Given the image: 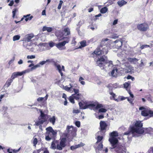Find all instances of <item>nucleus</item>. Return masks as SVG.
<instances>
[{
  "label": "nucleus",
  "mask_w": 153,
  "mask_h": 153,
  "mask_svg": "<svg viewBox=\"0 0 153 153\" xmlns=\"http://www.w3.org/2000/svg\"><path fill=\"white\" fill-rule=\"evenodd\" d=\"M133 126L131 128V132L127 131L125 132L124 134L125 135H129L131 132L133 137H138L140 136L143 134L145 130L146 131V133H149L150 132H153V128L149 127L143 128L142 127L143 123L141 121H137L134 122Z\"/></svg>",
  "instance_id": "f257e3e1"
},
{
  "label": "nucleus",
  "mask_w": 153,
  "mask_h": 153,
  "mask_svg": "<svg viewBox=\"0 0 153 153\" xmlns=\"http://www.w3.org/2000/svg\"><path fill=\"white\" fill-rule=\"evenodd\" d=\"M108 40V39L107 38L103 39L101 42L100 49L97 48L92 53V54L99 56L102 54H107L108 50L110 48L109 44H107V42H106Z\"/></svg>",
  "instance_id": "f03ea898"
},
{
  "label": "nucleus",
  "mask_w": 153,
  "mask_h": 153,
  "mask_svg": "<svg viewBox=\"0 0 153 153\" xmlns=\"http://www.w3.org/2000/svg\"><path fill=\"white\" fill-rule=\"evenodd\" d=\"M77 85L76 84L70 83L68 85L63 86V88L65 91L71 93L74 91L75 94H72L74 99L79 100L81 97V94L79 93V90L77 88Z\"/></svg>",
  "instance_id": "7ed1b4c3"
},
{
  "label": "nucleus",
  "mask_w": 153,
  "mask_h": 153,
  "mask_svg": "<svg viewBox=\"0 0 153 153\" xmlns=\"http://www.w3.org/2000/svg\"><path fill=\"white\" fill-rule=\"evenodd\" d=\"M125 60H122L120 62L119 60H117L116 62V65L114 66V67H117L118 68L120 67L121 69L127 70L130 71L132 69V67L130 66L127 62H124Z\"/></svg>",
  "instance_id": "20e7f679"
},
{
  "label": "nucleus",
  "mask_w": 153,
  "mask_h": 153,
  "mask_svg": "<svg viewBox=\"0 0 153 153\" xmlns=\"http://www.w3.org/2000/svg\"><path fill=\"white\" fill-rule=\"evenodd\" d=\"M79 104L81 108L84 109L89 108L92 109L95 107L96 109H98L103 107L102 104H98L97 102L93 103L88 104L85 105H84V104L81 102H79Z\"/></svg>",
  "instance_id": "39448f33"
},
{
  "label": "nucleus",
  "mask_w": 153,
  "mask_h": 153,
  "mask_svg": "<svg viewBox=\"0 0 153 153\" xmlns=\"http://www.w3.org/2000/svg\"><path fill=\"white\" fill-rule=\"evenodd\" d=\"M40 115L39 117V120L35 122L34 125L39 126L42 124L44 122L46 121L48 119V116L42 112V111L40 110Z\"/></svg>",
  "instance_id": "423d86ee"
},
{
  "label": "nucleus",
  "mask_w": 153,
  "mask_h": 153,
  "mask_svg": "<svg viewBox=\"0 0 153 153\" xmlns=\"http://www.w3.org/2000/svg\"><path fill=\"white\" fill-rule=\"evenodd\" d=\"M55 35L57 37L59 42L63 41V42L68 41L67 43L69 42L70 41V37L69 36H65L61 31L59 30L55 33Z\"/></svg>",
  "instance_id": "0eeeda50"
},
{
  "label": "nucleus",
  "mask_w": 153,
  "mask_h": 153,
  "mask_svg": "<svg viewBox=\"0 0 153 153\" xmlns=\"http://www.w3.org/2000/svg\"><path fill=\"white\" fill-rule=\"evenodd\" d=\"M110 137L109 139V141L112 145V146L114 148V146L117 144L118 140L115 137L118 136V133L117 132L114 131L110 133Z\"/></svg>",
  "instance_id": "6e6552de"
},
{
  "label": "nucleus",
  "mask_w": 153,
  "mask_h": 153,
  "mask_svg": "<svg viewBox=\"0 0 153 153\" xmlns=\"http://www.w3.org/2000/svg\"><path fill=\"white\" fill-rule=\"evenodd\" d=\"M24 40L27 41L28 42H31L32 44H35L37 40L36 37L33 34H28L25 36Z\"/></svg>",
  "instance_id": "1a4fd4ad"
},
{
  "label": "nucleus",
  "mask_w": 153,
  "mask_h": 153,
  "mask_svg": "<svg viewBox=\"0 0 153 153\" xmlns=\"http://www.w3.org/2000/svg\"><path fill=\"white\" fill-rule=\"evenodd\" d=\"M66 138H62L59 143L57 141L56 149L59 150H62L63 148L66 146Z\"/></svg>",
  "instance_id": "9d476101"
},
{
  "label": "nucleus",
  "mask_w": 153,
  "mask_h": 153,
  "mask_svg": "<svg viewBox=\"0 0 153 153\" xmlns=\"http://www.w3.org/2000/svg\"><path fill=\"white\" fill-rule=\"evenodd\" d=\"M139 110H143L141 112V115L144 116H147L149 115L153 114V111L148 109H145L143 107H140L139 108Z\"/></svg>",
  "instance_id": "9b49d317"
},
{
  "label": "nucleus",
  "mask_w": 153,
  "mask_h": 153,
  "mask_svg": "<svg viewBox=\"0 0 153 153\" xmlns=\"http://www.w3.org/2000/svg\"><path fill=\"white\" fill-rule=\"evenodd\" d=\"M137 28L140 31H146L149 28V26L147 23H144L137 25Z\"/></svg>",
  "instance_id": "f8f14e48"
},
{
  "label": "nucleus",
  "mask_w": 153,
  "mask_h": 153,
  "mask_svg": "<svg viewBox=\"0 0 153 153\" xmlns=\"http://www.w3.org/2000/svg\"><path fill=\"white\" fill-rule=\"evenodd\" d=\"M114 148H111V149L115 148V151L118 153H125L126 151V149L125 147L122 146V145L118 146L117 145V144L114 146Z\"/></svg>",
  "instance_id": "ddd939ff"
},
{
  "label": "nucleus",
  "mask_w": 153,
  "mask_h": 153,
  "mask_svg": "<svg viewBox=\"0 0 153 153\" xmlns=\"http://www.w3.org/2000/svg\"><path fill=\"white\" fill-rule=\"evenodd\" d=\"M100 124L101 131L98 132L97 133V134H101V133H102V134H104L103 131L106 130L107 125L106 124V122L104 121H101Z\"/></svg>",
  "instance_id": "4468645a"
},
{
  "label": "nucleus",
  "mask_w": 153,
  "mask_h": 153,
  "mask_svg": "<svg viewBox=\"0 0 153 153\" xmlns=\"http://www.w3.org/2000/svg\"><path fill=\"white\" fill-rule=\"evenodd\" d=\"M100 146L97 148L96 153H107L108 152V149L107 148L103 147V145L101 143Z\"/></svg>",
  "instance_id": "2eb2a0df"
},
{
  "label": "nucleus",
  "mask_w": 153,
  "mask_h": 153,
  "mask_svg": "<svg viewBox=\"0 0 153 153\" xmlns=\"http://www.w3.org/2000/svg\"><path fill=\"white\" fill-rule=\"evenodd\" d=\"M66 129L68 134L74 136L76 135L75 132L76 131V128H74L73 126H67Z\"/></svg>",
  "instance_id": "dca6fc26"
},
{
  "label": "nucleus",
  "mask_w": 153,
  "mask_h": 153,
  "mask_svg": "<svg viewBox=\"0 0 153 153\" xmlns=\"http://www.w3.org/2000/svg\"><path fill=\"white\" fill-rule=\"evenodd\" d=\"M46 134L51 135L53 137L57 134L56 131H54L51 126L47 128H46Z\"/></svg>",
  "instance_id": "f3484780"
},
{
  "label": "nucleus",
  "mask_w": 153,
  "mask_h": 153,
  "mask_svg": "<svg viewBox=\"0 0 153 153\" xmlns=\"http://www.w3.org/2000/svg\"><path fill=\"white\" fill-rule=\"evenodd\" d=\"M29 71L27 70H25L21 72H15L12 74L11 78L12 79H14L15 78L18 76H21L26 73H28Z\"/></svg>",
  "instance_id": "a211bd4d"
},
{
  "label": "nucleus",
  "mask_w": 153,
  "mask_h": 153,
  "mask_svg": "<svg viewBox=\"0 0 153 153\" xmlns=\"http://www.w3.org/2000/svg\"><path fill=\"white\" fill-rule=\"evenodd\" d=\"M68 41L62 42H59L57 44H55L56 47L59 50H63L65 49V47H63L67 44Z\"/></svg>",
  "instance_id": "6ab92c4d"
},
{
  "label": "nucleus",
  "mask_w": 153,
  "mask_h": 153,
  "mask_svg": "<svg viewBox=\"0 0 153 153\" xmlns=\"http://www.w3.org/2000/svg\"><path fill=\"white\" fill-rule=\"evenodd\" d=\"M97 141L95 144V146L97 148V147H98L100 146V144L101 143L102 145H103L102 142V141L103 137L102 136H100L99 135L100 134H97Z\"/></svg>",
  "instance_id": "aec40b11"
},
{
  "label": "nucleus",
  "mask_w": 153,
  "mask_h": 153,
  "mask_svg": "<svg viewBox=\"0 0 153 153\" xmlns=\"http://www.w3.org/2000/svg\"><path fill=\"white\" fill-rule=\"evenodd\" d=\"M105 61V59L103 57V56H102L98 60L97 62V65L100 67H103L104 66V62Z\"/></svg>",
  "instance_id": "412c9836"
},
{
  "label": "nucleus",
  "mask_w": 153,
  "mask_h": 153,
  "mask_svg": "<svg viewBox=\"0 0 153 153\" xmlns=\"http://www.w3.org/2000/svg\"><path fill=\"white\" fill-rule=\"evenodd\" d=\"M120 69V68H118L117 67H113V70L110 75V76L114 77H116L117 75L118 71Z\"/></svg>",
  "instance_id": "4be33fe9"
},
{
  "label": "nucleus",
  "mask_w": 153,
  "mask_h": 153,
  "mask_svg": "<svg viewBox=\"0 0 153 153\" xmlns=\"http://www.w3.org/2000/svg\"><path fill=\"white\" fill-rule=\"evenodd\" d=\"M55 66L56 67L57 70H58L61 76H62L63 75V74L62 72V70L63 71L65 70L64 67L63 66H62L61 67L59 65H55Z\"/></svg>",
  "instance_id": "5701e85b"
},
{
  "label": "nucleus",
  "mask_w": 153,
  "mask_h": 153,
  "mask_svg": "<svg viewBox=\"0 0 153 153\" xmlns=\"http://www.w3.org/2000/svg\"><path fill=\"white\" fill-rule=\"evenodd\" d=\"M30 14H28L26 15H24L23 16V18H22L21 21H22L23 19L25 18V20L27 22L28 20H30L33 18V16H30Z\"/></svg>",
  "instance_id": "b1692460"
},
{
  "label": "nucleus",
  "mask_w": 153,
  "mask_h": 153,
  "mask_svg": "<svg viewBox=\"0 0 153 153\" xmlns=\"http://www.w3.org/2000/svg\"><path fill=\"white\" fill-rule=\"evenodd\" d=\"M115 43V46L117 48H120L122 45V42L121 41L117 40L114 42Z\"/></svg>",
  "instance_id": "393cba45"
},
{
  "label": "nucleus",
  "mask_w": 153,
  "mask_h": 153,
  "mask_svg": "<svg viewBox=\"0 0 153 153\" xmlns=\"http://www.w3.org/2000/svg\"><path fill=\"white\" fill-rule=\"evenodd\" d=\"M127 2L124 0H121L117 2V4L119 6L121 7L127 4Z\"/></svg>",
  "instance_id": "a878e982"
},
{
  "label": "nucleus",
  "mask_w": 153,
  "mask_h": 153,
  "mask_svg": "<svg viewBox=\"0 0 153 153\" xmlns=\"http://www.w3.org/2000/svg\"><path fill=\"white\" fill-rule=\"evenodd\" d=\"M53 30L51 27H48L46 26H44L42 28L43 31H47L48 32H51Z\"/></svg>",
  "instance_id": "bb28decb"
},
{
  "label": "nucleus",
  "mask_w": 153,
  "mask_h": 153,
  "mask_svg": "<svg viewBox=\"0 0 153 153\" xmlns=\"http://www.w3.org/2000/svg\"><path fill=\"white\" fill-rule=\"evenodd\" d=\"M23 45L24 47L26 48L27 49H29V45L30 44L31 45V43L29 42H28L26 40H23Z\"/></svg>",
  "instance_id": "cd10ccee"
},
{
  "label": "nucleus",
  "mask_w": 153,
  "mask_h": 153,
  "mask_svg": "<svg viewBox=\"0 0 153 153\" xmlns=\"http://www.w3.org/2000/svg\"><path fill=\"white\" fill-rule=\"evenodd\" d=\"M13 79H12V78L8 79L6 81L4 85V86L7 88L8 87L11 85V83L12 82Z\"/></svg>",
  "instance_id": "c85d7f7f"
},
{
  "label": "nucleus",
  "mask_w": 153,
  "mask_h": 153,
  "mask_svg": "<svg viewBox=\"0 0 153 153\" xmlns=\"http://www.w3.org/2000/svg\"><path fill=\"white\" fill-rule=\"evenodd\" d=\"M57 141L54 140L52 142L51 147L54 149L56 148Z\"/></svg>",
  "instance_id": "c756f323"
},
{
  "label": "nucleus",
  "mask_w": 153,
  "mask_h": 153,
  "mask_svg": "<svg viewBox=\"0 0 153 153\" xmlns=\"http://www.w3.org/2000/svg\"><path fill=\"white\" fill-rule=\"evenodd\" d=\"M64 32H65V35L67 36L70 34V29L68 28H66L64 29Z\"/></svg>",
  "instance_id": "7c9ffc66"
},
{
  "label": "nucleus",
  "mask_w": 153,
  "mask_h": 153,
  "mask_svg": "<svg viewBox=\"0 0 153 153\" xmlns=\"http://www.w3.org/2000/svg\"><path fill=\"white\" fill-rule=\"evenodd\" d=\"M49 120L50 122L52 123L53 125H54L56 121L55 117L53 116L52 117H50L49 119Z\"/></svg>",
  "instance_id": "2f4dec72"
},
{
  "label": "nucleus",
  "mask_w": 153,
  "mask_h": 153,
  "mask_svg": "<svg viewBox=\"0 0 153 153\" xmlns=\"http://www.w3.org/2000/svg\"><path fill=\"white\" fill-rule=\"evenodd\" d=\"M128 60L131 62H133L134 63H135L136 62H137L138 61V59H137L136 58H128Z\"/></svg>",
  "instance_id": "473e14b6"
},
{
  "label": "nucleus",
  "mask_w": 153,
  "mask_h": 153,
  "mask_svg": "<svg viewBox=\"0 0 153 153\" xmlns=\"http://www.w3.org/2000/svg\"><path fill=\"white\" fill-rule=\"evenodd\" d=\"M108 10V8L106 7H104L101 9L100 11L102 13H105Z\"/></svg>",
  "instance_id": "72a5a7b5"
},
{
  "label": "nucleus",
  "mask_w": 153,
  "mask_h": 153,
  "mask_svg": "<svg viewBox=\"0 0 153 153\" xmlns=\"http://www.w3.org/2000/svg\"><path fill=\"white\" fill-rule=\"evenodd\" d=\"M45 137V140L47 141H49L53 137L50 134H47Z\"/></svg>",
  "instance_id": "f704fd0d"
},
{
  "label": "nucleus",
  "mask_w": 153,
  "mask_h": 153,
  "mask_svg": "<svg viewBox=\"0 0 153 153\" xmlns=\"http://www.w3.org/2000/svg\"><path fill=\"white\" fill-rule=\"evenodd\" d=\"M83 80H84V79L82 77L80 76L79 78V81L80 82L81 84L84 85L85 84V82L84 81H82Z\"/></svg>",
  "instance_id": "c9c22d12"
},
{
  "label": "nucleus",
  "mask_w": 153,
  "mask_h": 153,
  "mask_svg": "<svg viewBox=\"0 0 153 153\" xmlns=\"http://www.w3.org/2000/svg\"><path fill=\"white\" fill-rule=\"evenodd\" d=\"M20 36L19 35H17L14 36L13 37V41H15L19 40L20 38Z\"/></svg>",
  "instance_id": "e433bc0d"
},
{
  "label": "nucleus",
  "mask_w": 153,
  "mask_h": 153,
  "mask_svg": "<svg viewBox=\"0 0 153 153\" xmlns=\"http://www.w3.org/2000/svg\"><path fill=\"white\" fill-rule=\"evenodd\" d=\"M112 85L113 89L120 88V86L117 83L112 84Z\"/></svg>",
  "instance_id": "4c0bfd02"
},
{
  "label": "nucleus",
  "mask_w": 153,
  "mask_h": 153,
  "mask_svg": "<svg viewBox=\"0 0 153 153\" xmlns=\"http://www.w3.org/2000/svg\"><path fill=\"white\" fill-rule=\"evenodd\" d=\"M40 66L39 65V64H37L35 65H33V67L31 68V70H35L37 68L40 67Z\"/></svg>",
  "instance_id": "58836bf2"
},
{
  "label": "nucleus",
  "mask_w": 153,
  "mask_h": 153,
  "mask_svg": "<svg viewBox=\"0 0 153 153\" xmlns=\"http://www.w3.org/2000/svg\"><path fill=\"white\" fill-rule=\"evenodd\" d=\"M73 95H71L69 98V100L72 103H74V98L73 96Z\"/></svg>",
  "instance_id": "ea45409f"
},
{
  "label": "nucleus",
  "mask_w": 153,
  "mask_h": 153,
  "mask_svg": "<svg viewBox=\"0 0 153 153\" xmlns=\"http://www.w3.org/2000/svg\"><path fill=\"white\" fill-rule=\"evenodd\" d=\"M33 146H36L38 143V140L36 138H34V137H33Z\"/></svg>",
  "instance_id": "a19ab883"
},
{
  "label": "nucleus",
  "mask_w": 153,
  "mask_h": 153,
  "mask_svg": "<svg viewBox=\"0 0 153 153\" xmlns=\"http://www.w3.org/2000/svg\"><path fill=\"white\" fill-rule=\"evenodd\" d=\"M46 63H53L54 62V59H47L45 61Z\"/></svg>",
  "instance_id": "79ce46f5"
},
{
  "label": "nucleus",
  "mask_w": 153,
  "mask_h": 153,
  "mask_svg": "<svg viewBox=\"0 0 153 153\" xmlns=\"http://www.w3.org/2000/svg\"><path fill=\"white\" fill-rule=\"evenodd\" d=\"M130 84V83L129 82H125L123 84L124 88L126 89L128 88Z\"/></svg>",
  "instance_id": "37998d69"
},
{
  "label": "nucleus",
  "mask_w": 153,
  "mask_h": 153,
  "mask_svg": "<svg viewBox=\"0 0 153 153\" xmlns=\"http://www.w3.org/2000/svg\"><path fill=\"white\" fill-rule=\"evenodd\" d=\"M81 46L82 47H84L86 46V42L85 41H83L80 42Z\"/></svg>",
  "instance_id": "c03bdc74"
},
{
  "label": "nucleus",
  "mask_w": 153,
  "mask_h": 153,
  "mask_svg": "<svg viewBox=\"0 0 153 153\" xmlns=\"http://www.w3.org/2000/svg\"><path fill=\"white\" fill-rule=\"evenodd\" d=\"M106 87L108 88L109 90H112L113 89L112 84L111 83L108 84L106 86Z\"/></svg>",
  "instance_id": "a18cd8bd"
},
{
  "label": "nucleus",
  "mask_w": 153,
  "mask_h": 153,
  "mask_svg": "<svg viewBox=\"0 0 153 153\" xmlns=\"http://www.w3.org/2000/svg\"><path fill=\"white\" fill-rule=\"evenodd\" d=\"M107 110L104 108H101L99 110V112H105Z\"/></svg>",
  "instance_id": "49530a36"
},
{
  "label": "nucleus",
  "mask_w": 153,
  "mask_h": 153,
  "mask_svg": "<svg viewBox=\"0 0 153 153\" xmlns=\"http://www.w3.org/2000/svg\"><path fill=\"white\" fill-rule=\"evenodd\" d=\"M85 144L83 143H81L80 144H78V145H76V148H77L81 147H82L84 146Z\"/></svg>",
  "instance_id": "de8ad7c7"
},
{
  "label": "nucleus",
  "mask_w": 153,
  "mask_h": 153,
  "mask_svg": "<svg viewBox=\"0 0 153 153\" xmlns=\"http://www.w3.org/2000/svg\"><path fill=\"white\" fill-rule=\"evenodd\" d=\"M149 45H142L141 47L140 48L141 49H143L145 48H148L149 47Z\"/></svg>",
  "instance_id": "09e8293b"
},
{
  "label": "nucleus",
  "mask_w": 153,
  "mask_h": 153,
  "mask_svg": "<svg viewBox=\"0 0 153 153\" xmlns=\"http://www.w3.org/2000/svg\"><path fill=\"white\" fill-rule=\"evenodd\" d=\"M76 126L78 127H79L80 126V123L79 121H76L75 123Z\"/></svg>",
  "instance_id": "8fccbe9b"
},
{
  "label": "nucleus",
  "mask_w": 153,
  "mask_h": 153,
  "mask_svg": "<svg viewBox=\"0 0 153 153\" xmlns=\"http://www.w3.org/2000/svg\"><path fill=\"white\" fill-rule=\"evenodd\" d=\"M27 59H34L35 58V56L33 55H28L27 56Z\"/></svg>",
  "instance_id": "3c124183"
},
{
  "label": "nucleus",
  "mask_w": 153,
  "mask_h": 153,
  "mask_svg": "<svg viewBox=\"0 0 153 153\" xmlns=\"http://www.w3.org/2000/svg\"><path fill=\"white\" fill-rule=\"evenodd\" d=\"M17 10L16 9H14L12 11L13 17L14 18L15 16L16 13L17 12Z\"/></svg>",
  "instance_id": "603ef678"
},
{
  "label": "nucleus",
  "mask_w": 153,
  "mask_h": 153,
  "mask_svg": "<svg viewBox=\"0 0 153 153\" xmlns=\"http://www.w3.org/2000/svg\"><path fill=\"white\" fill-rule=\"evenodd\" d=\"M63 3V2L62 1V0H60L59 1V5L58 6V9H60L61 8V6H62V4Z\"/></svg>",
  "instance_id": "864d4df0"
},
{
  "label": "nucleus",
  "mask_w": 153,
  "mask_h": 153,
  "mask_svg": "<svg viewBox=\"0 0 153 153\" xmlns=\"http://www.w3.org/2000/svg\"><path fill=\"white\" fill-rule=\"evenodd\" d=\"M88 27L90 29H91L92 30H95V29H97V27L96 26H95V27H94V26H89Z\"/></svg>",
  "instance_id": "5fc2aeb1"
},
{
  "label": "nucleus",
  "mask_w": 153,
  "mask_h": 153,
  "mask_svg": "<svg viewBox=\"0 0 153 153\" xmlns=\"http://www.w3.org/2000/svg\"><path fill=\"white\" fill-rule=\"evenodd\" d=\"M126 98L127 99L128 101L131 104H132L133 103L132 102L133 101V100L132 99H129L128 97H126Z\"/></svg>",
  "instance_id": "6e6d98bb"
},
{
  "label": "nucleus",
  "mask_w": 153,
  "mask_h": 153,
  "mask_svg": "<svg viewBox=\"0 0 153 153\" xmlns=\"http://www.w3.org/2000/svg\"><path fill=\"white\" fill-rule=\"evenodd\" d=\"M76 149H77V148H76V145L74 146H72L70 147L71 149L72 150H73Z\"/></svg>",
  "instance_id": "4d7b16f0"
},
{
  "label": "nucleus",
  "mask_w": 153,
  "mask_h": 153,
  "mask_svg": "<svg viewBox=\"0 0 153 153\" xmlns=\"http://www.w3.org/2000/svg\"><path fill=\"white\" fill-rule=\"evenodd\" d=\"M109 93L112 96L113 98H114L116 96V95L115 94H114V93H113L112 92H110V91L109 92Z\"/></svg>",
  "instance_id": "13d9d810"
},
{
  "label": "nucleus",
  "mask_w": 153,
  "mask_h": 153,
  "mask_svg": "<svg viewBox=\"0 0 153 153\" xmlns=\"http://www.w3.org/2000/svg\"><path fill=\"white\" fill-rule=\"evenodd\" d=\"M46 63V62H45V61H41L40 62L39 64H39V65L40 66V65H44Z\"/></svg>",
  "instance_id": "bf43d9fd"
},
{
  "label": "nucleus",
  "mask_w": 153,
  "mask_h": 153,
  "mask_svg": "<svg viewBox=\"0 0 153 153\" xmlns=\"http://www.w3.org/2000/svg\"><path fill=\"white\" fill-rule=\"evenodd\" d=\"M14 59L15 58L14 57H13V58L11 60H10L8 64H9V65H10L12 63H13L14 61Z\"/></svg>",
  "instance_id": "052dcab7"
},
{
  "label": "nucleus",
  "mask_w": 153,
  "mask_h": 153,
  "mask_svg": "<svg viewBox=\"0 0 153 153\" xmlns=\"http://www.w3.org/2000/svg\"><path fill=\"white\" fill-rule=\"evenodd\" d=\"M44 99V97H39L37 99V100L39 102H41Z\"/></svg>",
  "instance_id": "680f3d73"
},
{
  "label": "nucleus",
  "mask_w": 153,
  "mask_h": 153,
  "mask_svg": "<svg viewBox=\"0 0 153 153\" xmlns=\"http://www.w3.org/2000/svg\"><path fill=\"white\" fill-rule=\"evenodd\" d=\"M14 3V1L13 0L11 1L10 3L8 4V5L10 6H12L13 5Z\"/></svg>",
  "instance_id": "e2e57ef3"
},
{
  "label": "nucleus",
  "mask_w": 153,
  "mask_h": 153,
  "mask_svg": "<svg viewBox=\"0 0 153 153\" xmlns=\"http://www.w3.org/2000/svg\"><path fill=\"white\" fill-rule=\"evenodd\" d=\"M73 113H76L77 114L79 113V111L78 110H76L74 109L73 111Z\"/></svg>",
  "instance_id": "0e129e2a"
},
{
  "label": "nucleus",
  "mask_w": 153,
  "mask_h": 153,
  "mask_svg": "<svg viewBox=\"0 0 153 153\" xmlns=\"http://www.w3.org/2000/svg\"><path fill=\"white\" fill-rule=\"evenodd\" d=\"M114 1V0H108L107 2L109 3L111 5L113 4Z\"/></svg>",
  "instance_id": "69168bd1"
},
{
  "label": "nucleus",
  "mask_w": 153,
  "mask_h": 153,
  "mask_svg": "<svg viewBox=\"0 0 153 153\" xmlns=\"http://www.w3.org/2000/svg\"><path fill=\"white\" fill-rule=\"evenodd\" d=\"M75 39L74 38H73L72 39V42H71V44H72L75 45L76 43V42L75 40Z\"/></svg>",
  "instance_id": "338daca9"
},
{
  "label": "nucleus",
  "mask_w": 153,
  "mask_h": 153,
  "mask_svg": "<svg viewBox=\"0 0 153 153\" xmlns=\"http://www.w3.org/2000/svg\"><path fill=\"white\" fill-rule=\"evenodd\" d=\"M23 63V61L21 59H20L19 60L18 62V63L19 65H21Z\"/></svg>",
  "instance_id": "774afa93"
}]
</instances>
